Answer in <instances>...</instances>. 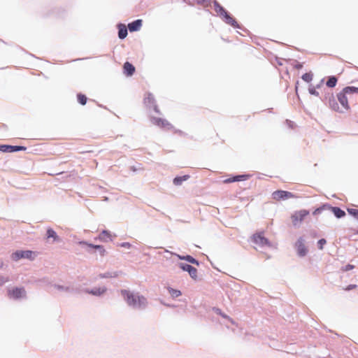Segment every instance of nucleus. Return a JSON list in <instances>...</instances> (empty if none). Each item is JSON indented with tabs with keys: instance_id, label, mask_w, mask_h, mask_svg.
Returning a JSON list of instances; mask_svg holds the SVG:
<instances>
[{
	"instance_id": "nucleus-1",
	"label": "nucleus",
	"mask_w": 358,
	"mask_h": 358,
	"mask_svg": "<svg viewBox=\"0 0 358 358\" xmlns=\"http://www.w3.org/2000/svg\"><path fill=\"white\" fill-rule=\"evenodd\" d=\"M354 93H358V87H345L342 92L338 94L337 99L340 103V105L338 103L336 99L332 96V99H330L329 101V103L330 107L335 111L343 112V110H347L350 108V106L348 101V95L352 94Z\"/></svg>"
},
{
	"instance_id": "nucleus-2",
	"label": "nucleus",
	"mask_w": 358,
	"mask_h": 358,
	"mask_svg": "<svg viewBox=\"0 0 358 358\" xmlns=\"http://www.w3.org/2000/svg\"><path fill=\"white\" fill-rule=\"evenodd\" d=\"M121 294L129 306L141 308L146 304V299L144 296L134 295L126 289L121 290Z\"/></svg>"
},
{
	"instance_id": "nucleus-3",
	"label": "nucleus",
	"mask_w": 358,
	"mask_h": 358,
	"mask_svg": "<svg viewBox=\"0 0 358 358\" xmlns=\"http://www.w3.org/2000/svg\"><path fill=\"white\" fill-rule=\"evenodd\" d=\"M215 11L217 15L228 24L232 26L234 28L239 27V25L236 20L231 17L228 12L217 2L214 3Z\"/></svg>"
},
{
	"instance_id": "nucleus-4",
	"label": "nucleus",
	"mask_w": 358,
	"mask_h": 358,
	"mask_svg": "<svg viewBox=\"0 0 358 358\" xmlns=\"http://www.w3.org/2000/svg\"><path fill=\"white\" fill-rule=\"evenodd\" d=\"M309 215V211L305 209L295 211L291 215L292 222L294 226L299 225L304 218Z\"/></svg>"
},
{
	"instance_id": "nucleus-5",
	"label": "nucleus",
	"mask_w": 358,
	"mask_h": 358,
	"mask_svg": "<svg viewBox=\"0 0 358 358\" xmlns=\"http://www.w3.org/2000/svg\"><path fill=\"white\" fill-rule=\"evenodd\" d=\"M273 199L276 201L294 199L296 196L290 192L284 190H277L272 194Z\"/></svg>"
},
{
	"instance_id": "nucleus-6",
	"label": "nucleus",
	"mask_w": 358,
	"mask_h": 358,
	"mask_svg": "<svg viewBox=\"0 0 358 358\" xmlns=\"http://www.w3.org/2000/svg\"><path fill=\"white\" fill-rule=\"evenodd\" d=\"M22 258L34 259V252L31 250H18L12 254V259L14 261H17Z\"/></svg>"
},
{
	"instance_id": "nucleus-7",
	"label": "nucleus",
	"mask_w": 358,
	"mask_h": 358,
	"mask_svg": "<svg viewBox=\"0 0 358 358\" xmlns=\"http://www.w3.org/2000/svg\"><path fill=\"white\" fill-rule=\"evenodd\" d=\"M151 122H152V124L165 129L169 130L173 128L172 124L164 119L159 117H152Z\"/></svg>"
},
{
	"instance_id": "nucleus-8",
	"label": "nucleus",
	"mask_w": 358,
	"mask_h": 358,
	"mask_svg": "<svg viewBox=\"0 0 358 358\" xmlns=\"http://www.w3.org/2000/svg\"><path fill=\"white\" fill-rule=\"evenodd\" d=\"M27 148L24 146L0 145V151L3 152H13L25 150Z\"/></svg>"
},
{
	"instance_id": "nucleus-9",
	"label": "nucleus",
	"mask_w": 358,
	"mask_h": 358,
	"mask_svg": "<svg viewBox=\"0 0 358 358\" xmlns=\"http://www.w3.org/2000/svg\"><path fill=\"white\" fill-rule=\"evenodd\" d=\"M252 239L255 244L262 247L268 244V240L264 236L262 233L254 234Z\"/></svg>"
},
{
	"instance_id": "nucleus-10",
	"label": "nucleus",
	"mask_w": 358,
	"mask_h": 358,
	"mask_svg": "<svg viewBox=\"0 0 358 358\" xmlns=\"http://www.w3.org/2000/svg\"><path fill=\"white\" fill-rule=\"evenodd\" d=\"M180 268L182 269L183 271H187L190 276L195 279L197 276V270L196 268L193 267L191 265L180 263Z\"/></svg>"
},
{
	"instance_id": "nucleus-11",
	"label": "nucleus",
	"mask_w": 358,
	"mask_h": 358,
	"mask_svg": "<svg viewBox=\"0 0 358 358\" xmlns=\"http://www.w3.org/2000/svg\"><path fill=\"white\" fill-rule=\"evenodd\" d=\"M297 250V253L300 257H303L307 253V249L304 245L303 240L300 238L296 243L295 245Z\"/></svg>"
},
{
	"instance_id": "nucleus-12",
	"label": "nucleus",
	"mask_w": 358,
	"mask_h": 358,
	"mask_svg": "<svg viewBox=\"0 0 358 358\" xmlns=\"http://www.w3.org/2000/svg\"><path fill=\"white\" fill-rule=\"evenodd\" d=\"M25 294V291L23 288H14L8 291V295L13 299H19Z\"/></svg>"
},
{
	"instance_id": "nucleus-13",
	"label": "nucleus",
	"mask_w": 358,
	"mask_h": 358,
	"mask_svg": "<svg viewBox=\"0 0 358 358\" xmlns=\"http://www.w3.org/2000/svg\"><path fill=\"white\" fill-rule=\"evenodd\" d=\"M135 70V67L129 62H126L123 65V72L127 76H131Z\"/></svg>"
},
{
	"instance_id": "nucleus-14",
	"label": "nucleus",
	"mask_w": 358,
	"mask_h": 358,
	"mask_svg": "<svg viewBox=\"0 0 358 358\" xmlns=\"http://www.w3.org/2000/svg\"><path fill=\"white\" fill-rule=\"evenodd\" d=\"M142 25L141 20H136L128 24V29L130 31H136L140 29Z\"/></svg>"
},
{
	"instance_id": "nucleus-15",
	"label": "nucleus",
	"mask_w": 358,
	"mask_h": 358,
	"mask_svg": "<svg viewBox=\"0 0 358 358\" xmlns=\"http://www.w3.org/2000/svg\"><path fill=\"white\" fill-rule=\"evenodd\" d=\"M248 178V176L247 175H239L234 177L229 178L224 180V183H231L234 182H238L247 179Z\"/></svg>"
},
{
	"instance_id": "nucleus-16",
	"label": "nucleus",
	"mask_w": 358,
	"mask_h": 358,
	"mask_svg": "<svg viewBox=\"0 0 358 358\" xmlns=\"http://www.w3.org/2000/svg\"><path fill=\"white\" fill-rule=\"evenodd\" d=\"M98 238L103 242H107L111 240V234L108 231L103 230L101 233H100Z\"/></svg>"
},
{
	"instance_id": "nucleus-17",
	"label": "nucleus",
	"mask_w": 358,
	"mask_h": 358,
	"mask_svg": "<svg viewBox=\"0 0 358 358\" xmlns=\"http://www.w3.org/2000/svg\"><path fill=\"white\" fill-rule=\"evenodd\" d=\"M106 291V287H98V288H94L90 291H88L87 292L90 294H92L93 295L99 296L103 294Z\"/></svg>"
},
{
	"instance_id": "nucleus-18",
	"label": "nucleus",
	"mask_w": 358,
	"mask_h": 358,
	"mask_svg": "<svg viewBox=\"0 0 358 358\" xmlns=\"http://www.w3.org/2000/svg\"><path fill=\"white\" fill-rule=\"evenodd\" d=\"M127 36V29L124 25L119 26L118 36L121 39H124Z\"/></svg>"
},
{
	"instance_id": "nucleus-19",
	"label": "nucleus",
	"mask_w": 358,
	"mask_h": 358,
	"mask_svg": "<svg viewBox=\"0 0 358 358\" xmlns=\"http://www.w3.org/2000/svg\"><path fill=\"white\" fill-rule=\"evenodd\" d=\"M332 212L335 215V216L338 218L343 217L345 215V213L344 210H341L338 207H333Z\"/></svg>"
},
{
	"instance_id": "nucleus-20",
	"label": "nucleus",
	"mask_w": 358,
	"mask_h": 358,
	"mask_svg": "<svg viewBox=\"0 0 358 358\" xmlns=\"http://www.w3.org/2000/svg\"><path fill=\"white\" fill-rule=\"evenodd\" d=\"M47 238H53L54 241H59V237L57 233L51 228L47 229Z\"/></svg>"
},
{
	"instance_id": "nucleus-21",
	"label": "nucleus",
	"mask_w": 358,
	"mask_h": 358,
	"mask_svg": "<svg viewBox=\"0 0 358 358\" xmlns=\"http://www.w3.org/2000/svg\"><path fill=\"white\" fill-rule=\"evenodd\" d=\"M189 178V176H188V175L176 177L173 180V184L176 185H180L183 181L187 180Z\"/></svg>"
},
{
	"instance_id": "nucleus-22",
	"label": "nucleus",
	"mask_w": 358,
	"mask_h": 358,
	"mask_svg": "<svg viewBox=\"0 0 358 358\" xmlns=\"http://www.w3.org/2000/svg\"><path fill=\"white\" fill-rule=\"evenodd\" d=\"M337 83V78L335 76L329 77L327 81V86L329 87H334Z\"/></svg>"
},
{
	"instance_id": "nucleus-23",
	"label": "nucleus",
	"mask_w": 358,
	"mask_h": 358,
	"mask_svg": "<svg viewBox=\"0 0 358 358\" xmlns=\"http://www.w3.org/2000/svg\"><path fill=\"white\" fill-rule=\"evenodd\" d=\"M83 243L85 245H87V246H89L90 248L98 249V250H101V256H103L105 255L106 250L103 246L99 245H94V244H91V243Z\"/></svg>"
},
{
	"instance_id": "nucleus-24",
	"label": "nucleus",
	"mask_w": 358,
	"mask_h": 358,
	"mask_svg": "<svg viewBox=\"0 0 358 358\" xmlns=\"http://www.w3.org/2000/svg\"><path fill=\"white\" fill-rule=\"evenodd\" d=\"M77 99H78V102L81 105H83V106L86 104L87 101V96L85 94H83L81 93H79L77 94Z\"/></svg>"
},
{
	"instance_id": "nucleus-25",
	"label": "nucleus",
	"mask_w": 358,
	"mask_h": 358,
	"mask_svg": "<svg viewBox=\"0 0 358 358\" xmlns=\"http://www.w3.org/2000/svg\"><path fill=\"white\" fill-rule=\"evenodd\" d=\"M181 259H185L187 260L188 262L189 263H192V264H199V262L197 260H196L194 257H192V256H189V255H187L186 257H180Z\"/></svg>"
},
{
	"instance_id": "nucleus-26",
	"label": "nucleus",
	"mask_w": 358,
	"mask_h": 358,
	"mask_svg": "<svg viewBox=\"0 0 358 358\" xmlns=\"http://www.w3.org/2000/svg\"><path fill=\"white\" fill-rule=\"evenodd\" d=\"M168 290H169V294L173 297H178L179 296L181 295V292L180 290L174 289L173 288H169Z\"/></svg>"
},
{
	"instance_id": "nucleus-27",
	"label": "nucleus",
	"mask_w": 358,
	"mask_h": 358,
	"mask_svg": "<svg viewBox=\"0 0 358 358\" xmlns=\"http://www.w3.org/2000/svg\"><path fill=\"white\" fill-rule=\"evenodd\" d=\"M302 79L307 83H310L313 79V74L310 73H306L302 76Z\"/></svg>"
},
{
	"instance_id": "nucleus-28",
	"label": "nucleus",
	"mask_w": 358,
	"mask_h": 358,
	"mask_svg": "<svg viewBox=\"0 0 358 358\" xmlns=\"http://www.w3.org/2000/svg\"><path fill=\"white\" fill-rule=\"evenodd\" d=\"M145 103L148 104H154L155 103V99L152 94H148L147 97L145 99Z\"/></svg>"
},
{
	"instance_id": "nucleus-29",
	"label": "nucleus",
	"mask_w": 358,
	"mask_h": 358,
	"mask_svg": "<svg viewBox=\"0 0 358 358\" xmlns=\"http://www.w3.org/2000/svg\"><path fill=\"white\" fill-rule=\"evenodd\" d=\"M348 213L353 215L355 217L358 218V210L355 208H350L348 210Z\"/></svg>"
},
{
	"instance_id": "nucleus-30",
	"label": "nucleus",
	"mask_w": 358,
	"mask_h": 358,
	"mask_svg": "<svg viewBox=\"0 0 358 358\" xmlns=\"http://www.w3.org/2000/svg\"><path fill=\"white\" fill-rule=\"evenodd\" d=\"M327 241L324 238H322L320 240L318 241V247L320 250H322L323 249V246L326 244Z\"/></svg>"
},
{
	"instance_id": "nucleus-31",
	"label": "nucleus",
	"mask_w": 358,
	"mask_h": 358,
	"mask_svg": "<svg viewBox=\"0 0 358 358\" xmlns=\"http://www.w3.org/2000/svg\"><path fill=\"white\" fill-rule=\"evenodd\" d=\"M354 268H355V266H354L353 265H352V264H348V265H346L345 266L343 267V268H341V271H350V270L353 269Z\"/></svg>"
},
{
	"instance_id": "nucleus-32",
	"label": "nucleus",
	"mask_w": 358,
	"mask_h": 358,
	"mask_svg": "<svg viewBox=\"0 0 358 358\" xmlns=\"http://www.w3.org/2000/svg\"><path fill=\"white\" fill-rule=\"evenodd\" d=\"M357 286L356 285H350L347 286L346 287L343 288V289L345 291H350L351 289L357 288Z\"/></svg>"
},
{
	"instance_id": "nucleus-33",
	"label": "nucleus",
	"mask_w": 358,
	"mask_h": 358,
	"mask_svg": "<svg viewBox=\"0 0 358 358\" xmlns=\"http://www.w3.org/2000/svg\"><path fill=\"white\" fill-rule=\"evenodd\" d=\"M198 3L203 4L207 2V0H196Z\"/></svg>"
},
{
	"instance_id": "nucleus-34",
	"label": "nucleus",
	"mask_w": 358,
	"mask_h": 358,
	"mask_svg": "<svg viewBox=\"0 0 358 358\" xmlns=\"http://www.w3.org/2000/svg\"><path fill=\"white\" fill-rule=\"evenodd\" d=\"M154 110L156 113H159V110L156 105H155V106H154Z\"/></svg>"
},
{
	"instance_id": "nucleus-35",
	"label": "nucleus",
	"mask_w": 358,
	"mask_h": 358,
	"mask_svg": "<svg viewBox=\"0 0 358 358\" xmlns=\"http://www.w3.org/2000/svg\"><path fill=\"white\" fill-rule=\"evenodd\" d=\"M310 92L312 94H316V92L315 90H310Z\"/></svg>"
},
{
	"instance_id": "nucleus-36",
	"label": "nucleus",
	"mask_w": 358,
	"mask_h": 358,
	"mask_svg": "<svg viewBox=\"0 0 358 358\" xmlns=\"http://www.w3.org/2000/svg\"><path fill=\"white\" fill-rule=\"evenodd\" d=\"M319 212H320V209H319V208H317V209H316V210L313 212V214H314V215H315V214L318 213Z\"/></svg>"
},
{
	"instance_id": "nucleus-37",
	"label": "nucleus",
	"mask_w": 358,
	"mask_h": 358,
	"mask_svg": "<svg viewBox=\"0 0 358 358\" xmlns=\"http://www.w3.org/2000/svg\"><path fill=\"white\" fill-rule=\"evenodd\" d=\"M100 255H101V250H99Z\"/></svg>"
}]
</instances>
